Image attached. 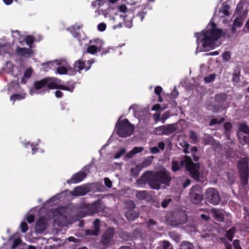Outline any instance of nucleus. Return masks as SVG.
<instances>
[{
    "instance_id": "nucleus-1",
    "label": "nucleus",
    "mask_w": 249,
    "mask_h": 249,
    "mask_svg": "<svg viewBox=\"0 0 249 249\" xmlns=\"http://www.w3.org/2000/svg\"><path fill=\"white\" fill-rule=\"evenodd\" d=\"M224 34L223 31L216 28V25L210 21L206 29L203 30L201 34L196 33V37L197 38L204 49H213L218 46L216 41L221 37Z\"/></svg>"
},
{
    "instance_id": "nucleus-2",
    "label": "nucleus",
    "mask_w": 249,
    "mask_h": 249,
    "mask_svg": "<svg viewBox=\"0 0 249 249\" xmlns=\"http://www.w3.org/2000/svg\"><path fill=\"white\" fill-rule=\"evenodd\" d=\"M183 166L185 167L194 179L202 182L206 178L207 172L205 168L200 167L197 163H194L190 158L184 157L180 163L178 161L173 160L172 168L174 171L179 170Z\"/></svg>"
},
{
    "instance_id": "nucleus-3",
    "label": "nucleus",
    "mask_w": 249,
    "mask_h": 249,
    "mask_svg": "<svg viewBox=\"0 0 249 249\" xmlns=\"http://www.w3.org/2000/svg\"><path fill=\"white\" fill-rule=\"evenodd\" d=\"M171 180L169 173L162 171L159 172L149 178V184L152 188L158 190L160 188V184L168 185Z\"/></svg>"
},
{
    "instance_id": "nucleus-4",
    "label": "nucleus",
    "mask_w": 249,
    "mask_h": 249,
    "mask_svg": "<svg viewBox=\"0 0 249 249\" xmlns=\"http://www.w3.org/2000/svg\"><path fill=\"white\" fill-rule=\"evenodd\" d=\"M116 127L117 133L121 137H128L134 131V126L129 123L127 119L118 122Z\"/></svg>"
},
{
    "instance_id": "nucleus-5",
    "label": "nucleus",
    "mask_w": 249,
    "mask_h": 249,
    "mask_svg": "<svg viewBox=\"0 0 249 249\" xmlns=\"http://www.w3.org/2000/svg\"><path fill=\"white\" fill-rule=\"evenodd\" d=\"M46 79L48 90L50 89H61L72 92L74 89V86L73 84L69 86L64 85L62 81L56 78H46Z\"/></svg>"
},
{
    "instance_id": "nucleus-6",
    "label": "nucleus",
    "mask_w": 249,
    "mask_h": 249,
    "mask_svg": "<svg viewBox=\"0 0 249 249\" xmlns=\"http://www.w3.org/2000/svg\"><path fill=\"white\" fill-rule=\"evenodd\" d=\"M239 171L241 180V183L243 186L247 185L249 177L248 163L246 158L240 160L238 162Z\"/></svg>"
},
{
    "instance_id": "nucleus-7",
    "label": "nucleus",
    "mask_w": 249,
    "mask_h": 249,
    "mask_svg": "<svg viewBox=\"0 0 249 249\" xmlns=\"http://www.w3.org/2000/svg\"><path fill=\"white\" fill-rule=\"evenodd\" d=\"M189 196L192 202L199 203L203 198L201 187L199 185L193 186L189 193Z\"/></svg>"
},
{
    "instance_id": "nucleus-8",
    "label": "nucleus",
    "mask_w": 249,
    "mask_h": 249,
    "mask_svg": "<svg viewBox=\"0 0 249 249\" xmlns=\"http://www.w3.org/2000/svg\"><path fill=\"white\" fill-rule=\"evenodd\" d=\"M205 198L209 202L213 205L218 204L220 200L218 193L213 188H210L206 190Z\"/></svg>"
},
{
    "instance_id": "nucleus-9",
    "label": "nucleus",
    "mask_w": 249,
    "mask_h": 249,
    "mask_svg": "<svg viewBox=\"0 0 249 249\" xmlns=\"http://www.w3.org/2000/svg\"><path fill=\"white\" fill-rule=\"evenodd\" d=\"M48 64L53 65L56 64L60 65L56 69V73L59 74H66L69 70L71 69L70 66L65 59L55 60L53 62H48Z\"/></svg>"
},
{
    "instance_id": "nucleus-10",
    "label": "nucleus",
    "mask_w": 249,
    "mask_h": 249,
    "mask_svg": "<svg viewBox=\"0 0 249 249\" xmlns=\"http://www.w3.org/2000/svg\"><path fill=\"white\" fill-rule=\"evenodd\" d=\"M47 82L46 78L35 82L34 83L35 89L31 90V94L44 93L46 91L48 90Z\"/></svg>"
},
{
    "instance_id": "nucleus-11",
    "label": "nucleus",
    "mask_w": 249,
    "mask_h": 249,
    "mask_svg": "<svg viewBox=\"0 0 249 249\" xmlns=\"http://www.w3.org/2000/svg\"><path fill=\"white\" fill-rule=\"evenodd\" d=\"M90 43H93L94 44L91 45L87 48V53L94 54L97 51H101L104 44V43L102 40L99 39H96L93 41H90Z\"/></svg>"
},
{
    "instance_id": "nucleus-12",
    "label": "nucleus",
    "mask_w": 249,
    "mask_h": 249,
    "mask_svg": "<svg viewBox=\"0 0 249 249\" xmlns=\"http://www.w3.org/2000/svg\"><path fill=\"white\" fill-rule=\"evenodd\" d=\"M174 131V129L171 125H162L155 128L153 130L155 134L160 135H170Z\"/></svg>"
},
{
    "instance_id": "nucleus-13",
    "label": "nucleus",
    "mask_w": 249,
    "mask_h": 249,
    "mask_svg": "<svg viewBox=\"0 0 249 249\" xmlns=\"http://www.w3.org/2000/svg\"><path fill=\"white\" fill-rule=\"evenodd\" d=\"M114 233L113 229H108L104 234L102 237V242L104 245H107L112 241Z\"/></svg>"
},
{
    "instance_id": "nucleus-14",
    "label": "nucleus",
    "mask_w": 249,
    "mask_h": 249,
    "mask_svg": "<svg viewBox=\"0 0 249 249\" xmlns=\"http://www.w3.org/2000/svg\"><path fill=\"white\" fill-rule=\"evenodd\" d=\"M87 174L84 172H79L74 175L68 183H76L83 180L86 177Z\"/></svg>"
},
{
    "instance_id": "nucleus-15",
    "label": "nucleus",
    "mask_w": 249,
    "mask_h": 249,
    "mask_svg": "<svg viewBox=\"0 0 249 249\" xmlns=\"http://www.w3.org/2000/svg\"><path fill=\"white\" fill-rule=\"evenodd\" d=\"M16 51L18 55L25 57H31L34 53L31 49L24 48H18Z\"/></svg>"
},
{
    "instance_id": "nucleus-16",
    "label": "nucleus",
    "mask_w": 249,
    "mask_h": 249,
    "mask_svg": "<svg viewBox=\"0 0 249 249\" xmlns=\"http://www.w3.org/2000/svg\"><path fill=\"white\" fill-rule=\"evenodd\" d=\"M212 216L218 221L222 222L223 220L224 212L221 210L215 208L212 209L210 211Z\"/></svg>"
},
{
    "instance_id": "nucleus-17",
    "label": "nucleus",
    "mask_w": 249,
    "mask_h": 249,
    "mask_svg": "<svg viewBox=\"0 0 249 249\" xmlns=\"http://www.w3.org/2000/svg\"><path fill=\"white\" fill-rule=\"evenodd\" d=\"M94 230H87L86 231V234L89 235H97L98 234L100 230V220L96 219L93 223Z\"/></svg>"
},
{
    "instance_id": "nucleus-18",
    "label": "nucleus",
    "mask_w": 249,
    "mask_h": 249,
    "mask_svg": "<svg viewBox=\"0 0 249 249\" xmlns=\"http://www.w3.org/2000/svg\"><path fill=\"white\" fill-rule=\"evenodd\" d=\"M46 227V222L45 219L44 218H40L37 221L36 230L38 232H41L44 231Z\"/></svg>"
},
{
    "instance_id": "nucleus-19",
    "label": "nucleus",
    "mask_w": 249,
    "mask_h": 249,
    "mask_svg": "<svg viewBox=\"0 0 249 249\" xmlns=\"http://www.w3.org/2000/svg\"><path fill=\"white\" fill-rule=\"evenodd\" d=\"M230 6L225 3H223L220 10L219 11V14L221 17L229 16L230 15L231 13L230 11Z\"/></svg>"
},
{
    "instance_id": "nucleus-20",
    "label": "nucleus",
    "mask_w": 249,
    "mask_h": 249,
    "mask_svg": "<svg viewBox=\"0 0 249 249\" xmlns=\"http://www.w3.org/2000/svg\"><path fill=\"white\" fill-rule=\"evenodd\" d=\"M87 193L86 189L85 187L79 186L75 188L71 194L74 196H84Z\"/></svg>"
},
{
    "instance_id": "nucleus-21",
    "label": "nucleus",
    "mask_w": 249,
    "mask_h": 249,
    "mask_svg": "<svg viewBox=\"0 0 249 249\" xmlns=\"http://www.w3.org/2000/svg\"><path fill=\"white\" fill-rule=\"evenodd\" d=\"M33 71L31 68L27 69L24 73L23 76L21 79V83L25 84L29 79L31 78Z\"/></svg>"
},
{
    "instance_id": "nucleus-22",
    "label": "nucleus",
    "mask_w": 249,
    "mask_h": 249,
    "mask_svg": "<svg viewBox=\"0 0 249 249\" xmlns=\"http://www.w3.org/2000/svg\"><path fill=\"white\" fill-rule=\"evenodd\" d=\"M74 67L76 69H78L79 71L84 69L87 71L90 69V66L87 67L85 65V62L82 60H78L77 61H75L74 63Z\"/></svg>"
},
{
    "instance_id": "nucleus-23",
    "label": "nucleus",
    "mask_w": 249,
    "mask_h": 249,
    "mask_svg": "<svg viewBox=\"0 0 249 249\" xmlns=\"http://www.w3.org/2000/svg\"><path fill=\"white\" fill-rule=\"evenodd\" d=\"M65 211V209L64 208H59L58 210L55 211L54 212V215L55 216H58V219L56 218H54V221H56L57 220H62L65 219V216L63 213V212Z\"/></svg>"
},
{
    "instance_id": "nucleus-24",
    "label": "nucleus",
    "mask_w": 249,
    "mask_h": 249,
    "mask_svg": "<svg viewBox=\"0 0 249 249\" xmlns=\"http://www.w3.org/2000/svg\"><path fill=\"white\" fill-rule=\"evenodd\" d=\"M17 69V68L10 62H7L6 64L5 68L6 71L8 73H11L14 76L17 75V74H15L14 73V71Z\"/></svg>"
},
{
    "instance_id": "nucleus-25",
    "label": "nucleus",
    "mask_w": 249,
    "mask_h": 249,
    "mask_svg": "<svg viewBox=\"0 0 249 249\" xmlns=\"http://www.w3.org/2000/svg\"><path fill=\"white\" fill-rule=\"evenodd\" d=\"M143 150L142 147H135L131 151L126 154L128 158L133 157L135 154L141 152Z\"/></svg>"
},
{
    "instance_id": "nucleus-26",
    "label": "nucleus",
    "mask_w": 249,
    "mask_h": 249,
    "mask_svg": "<svg viewBox=\"0 0 249 249\" xmlns=\"http://www.w3.org/2000/svg\"><path fill=\"white\" fill-rule=\"evenodd\" d=\"M238 138L240 142L243 145H244L249 142V134L243 135L241 133H239Z\"/></svg>"
},
{
    "instance_id": "nucleus-27",
    "label": "nucleus",
    "mask_w": 249,
    "mask_h": 249,
    "mask_svg": "<svg viewBox=\"0 0 249 249\" xmlns=\"http://www.w3.org/2000/svg\"><path fill=\"white\" fill-rule=\"evenodd\" d=\"M125 216L128 220L133 221L138 217V214L132 211H128L125 213Z\"/></svg>"
},
{
    "instance_id": "nucleus-28",
    "label": "nucleus",
    "mask_w": 249,
    "mask_h": 249,
    "mask_svg": "<svg viewBox=\"0 0 249 249\" xmlns=\"http://www.w3.org/2000/svg\"><path fill=\"white\" fill-rule=\"evenodd\" d=\"M243 22V19L242 18H237L236 19H234L233 24V28H232V31L234 32V29L235 27H240Z\"/></svg>"
},
{
    "instance_id": "nucleus-29",
    "label": "nucleus",
    "mask_w": 249,
    "mask_h": 249,
    "mask_svg": "<svg viewBox=\"0 0 249 249\" xmlns=\"http://www.w3.org/2000/svg\"><path fill=\"white\" fill-rule=\"evenodd\" d=\"M180 249H194V246L191 243L187 241H183L180 245Z\"/></svg>"
},
{
    "instance_id": "nucleus-30",
    "label": "nucleus",
    "mask_w": 249,
    "mask_h": 249,
    "mask_svg": "<svg viewBox=\"0 0 249 249\" xmlns=\"http://www.w3.org/2000/svg\"><path fill=\"white\" fill-rule=\"evenodd\" d=\"M239 129L242 132H244L245 134H249V127L245 124H242L240 125Z\"/></svg>"
},
{
    "instance_id": "nucleus-31",
    "label": "nucleus",
    "mask_w": 249,
    "mask_h": 249,
    "mask_svg": "<svg viewBox=\"0 0 249 249\" xmlns=\"http://www.w3.org/2000/svg\"><path fill=\"white\" fill-rule=\"evenodd\" d=\"M26 94H14L11 96V100H14V101L16 100H21L25 98Z\"/></svg>"
},
{
    "instance_id": "nucleus-32",
    "label": "nucleus",
    "mask_w": 249,
    "mask_h": 249,
    "mask_svg": "<svg viewBox=\"0 0 249 249\" xmlns=\"http://www.w3.org/2000/svg\"><path fill=\"white\" fill-rule=\"evenodd\" d=\"M235 231V229L234 228H232V229L229 230L227 231L226 236L229 239L230 241H231L233 234H234Z\"/></svg>"
},
{
    "instance_id": "nucleus-33",
    "label": "nucleus",
    "mask_w": 249,
    "mask_h": 249,
    "mask_svg": "<svg viewBox=\"0 0 249 249\" xmlns=\"http://www.w3.org/2000/svg\"><path fill=\"white\" fill-rule=\"evenodd\" d=\"M136 197L140 199H144L146 198L147 193L146 191H140L137 192Z\"/></svg>"
},
{
    "instance_id": "nucleus-34",
    "label": "nucleus",
    "mask_w": 249,
    "mask_h": 249,
    "mask_svg": "<svg viewBox=\"0 0 249 249\" xmlns=\"http://www.w3.org/2000/svg\"><path fill=\"white\" fill-rule=\"evenodd\" d=\"M224 121V119L223 118L220 119H213L210 123L209 125L212 126L216 124H220Z\"/></svg>"
},
{
    "instance_id": "nucleus-35",
    "label": "nucleus",
    "mask_w": 249,
    "mask_h": 249,
    "mask_svg": "<svg viewBox=\"0 0 249 249\" xmlns=\"http://www.w3.org/2000/svg\"><path fill=\"white\" fill-rule=\"evenodd\" d=\"M162 249H173L172 245L167 241L164 240L162 242Z\"/></svg>"
},
{
    "instance_id": "nucleus-36",
    "label": "nucleus",
    "mask_w": 249,
    "mask_h": 249,
    "mask_svg": "<svg viewBox=\"0 0 249 249\" xmlns=\"http://www.w3.org/2000/svg\"><path fill=\"white\" fill-rule=\"evenodd\" d=\"M152 159L153 158L151 157H148L147 159H145L143 160V161L142 163V167H145L151 164Z\"/></svg>"
},
{
    "instance_id": "nucleus-37",
    "label": "nucleus",
    "mask_w": 249,
    "mask_h": 249,
    "mask_svg": "<svg viewBox=\"0 0 249 249\" xmlns=\"http://www.w3.org/2000/svg\"><path fill=\"white\" fill-rule=\"evenodd\" d=\"M215 78V74H212L209 75L208 76L205 77L204 78V81L206 83H210L213 81Z\"/></svg>"
},
{
    "instance_id": "nucleus-38",
    "label": "nucleus",
    "mask_w": 249,
    "mask_h": 249,
    "mask_svg": "<svg viewBox=\"0 0 249 249\" xmlns=\"http://www.w3.org/2000/svg\"><path fill=\"white\" fill-rule=\"evenodd\" d=\"M20 229L22 232H25L28 229L27 223L25 222H22L20 224Z\"/></svg>"
},
{
    "instance_id": "nucleus-39",
    "label": "nucleus",
    "mask_w": 249,
    "mask_h": 249,
    "mask_svg": "<svg viewBox=\"0 0 249 249\" xmlns=\"http://www.w3.org/2000/svg\"><path fill=\"white\" fill-rule=\"evenodd\" d=\"M104 3V0H96L95 1L92 3V6L95 7L98 6V7H100L103 5Z\"/></svg>"
},
{
    "instance_id": "nucleus-40",
    "label": "nucleus",
    "mask_w": 249,
    "mask_h": 249,
    "mask_svg": "<svg viewBox=\"0 0 249 249\" xmlns=\"http://www.w3.org/2000/svg\"><path fill=\"white\" fill-rule=\"evenodd\" d=\"M125 152V149L124 148L121 149L118 152H117L114 156L115 159L120 158Z\"/></svg>"
},
{
    "instance_id": "nucleus-41",
    "label": "nucleus",
    "mask_w": 249,
    "mask_h": 249,
    "mask_svg": "<svg viewBox=\"0 0 249 249\" xmlns=\"http://www.w3.org/2000/svg\"><path fill=\"white\" fill-rule=\"evenodd\" d=\"M239 73L235 72L233 74L232 81L234 83H238L239 81Z\"/></svg>"
},
{
    "instance_id": "nucleus-42",
    "label": "nucleus",
    "mask_w": 249,
    "mask_h": 249,
    "mask_svg": "<svg viewBox=\"0 0 249 249\" xmlns=\"http://www.w3.org/2000/svg\"><path fill=\"white\" fill-rule=\"evenodd\" d=\"M90 209L91 210V211L89 213V215H92L97 212V208L96 205L95 204L91 205L90 206Z\"/></svg>"
},
{
    "instance_id": "nucleus-43",
    "label": "nucleus",
    "mask_w": 249,
    "mask_h": 249,
    "mask_svg": "<svg viewBox=\"0 0 249 249\" xmlns=\"http://www.w3.org/2000/svg\"><path fill=\"white\" fill-rule=\"evenodd\" d=\"M222 57L223 60L226 61H229L231 58V53L230 52H225L222 55Z\"/></svg>"
},
{
    "instance_id": "nucleus-44",
    "label": "nucleus",
    "mask_w": 249,
    "mask_h": 249,
    "mask_svg": "<svg viewBox=\"0 0 249 249\" xmlns=\"http://www.w3.org/2000/svg\"><path fill=\"white\" fill-rule=\"evenodd\" d=\"M169 116L170 115L168 112L167 111L164 112L160 118V121L162 122V123H164L165 122V121L169 117Z\"/></svg>"
},
{
    "instance_id": "nucleus-45",
    "label": "nucleus",
    "mask_w": 249,
    "mask_h": 249,
    "mask_svg": "<svg viewBox=\"0 0 249 249\" xmlns=\"http://www.w3.org/2000/svg\"><path fill=\"white\" fill-rule=\"evenodd\" d=\"M34 41V38L31 36H28L25 38V42L28 45H31Z\"/></svg>"
},
{
    "instance_id": "nucleus-46",
    "label": "nucleus",
    "mask_w": 249,
    "mask_h": 249,
    "mask_svg": "<svg viewBox=\"0 0 249 249\" xmlns=\"http://www.w3.org/2000/svg\"><path fill=\"white\" fill-rule=\"evenodd\" d=\"M118 10L122 13H125L127 11V7L124 4H122L118 7Z\"/></svg>"
},
{
    "instance_id": "nucleus-47",
    "label": "nucleus",
    "mask_w": 249,
    "mask_h": 249,
    "mask_svg": "<svg viewBox=\"0 0 249 249\" xmlns=\"http://www.w3.org/2000/svg\"><path fill=\"white\" fill-rule=\"evenodd\" d=\"M106 24L104 23H101L98 25V29L101 32L104 31L106 29Z\"/></svg>"
},
{
    "instance_id": "nucleus-48",
    "label": "nucleus",
    "mask_w": 249,
    "mask_h": 249,
    "mask_svg": "<svg viewBox=\"0 0 249 249\" xmlns=\"http://www.w3.org/2000/svg\"><path fill=\"white\" fill-rule=\"evenodd\" d=\"M21 242V240L19 238L16 239L12 245V248L13 249H15Z\"/></svg>"
},
{
    "instance_id": "nucleus-49",
    "label": "nucleus",
    "mask_w": 249,
    "mask_h": 249,
    "mask_svg": "<svg viewBox=\"0 0 249 249\" xmlns=\"http://www.w3.org/2000/svg\"><path fill=\"white\" fill-rule=\"evenodd\" d=\"M171 201V198H168L164 200L161 203V206L163 208H166L168 204Z\"/></svg>"
},
{
    "instance_id": "nucleus-50",
    "label": "nucleus",
    "mask_w": 249,
    "mask_h": 249,
    "mask_svg": "<svg viewBox=\"0 0 249 249\" xmlns=\"http://www.w3.org/2000/svg\"><path fill=\"white\" fill-rule=\"evenodd\" d=\"M104 181H105V183L107 187H108V188H111V186H112V182L111 181V180L108 178H105Z\"/></svg>"
},
{
    "instance_id": "nucleus-51",
    "label": "nucleus",
    "mask_w": 249,
    "mask_h": 249,
    "mask_svg": "<svg viewBox=\"0 0 249 249\" xmlns=\"http://www.w3.org/2000/svg\"><path fill=\"white\" fill-rule=\"evenodd\" d=\"M233 245L234 249H242L240 246L239 241L238 240L233 241Z\"/></svg>"
},
{
    "instance_id": "nucleus-52",
    "label": "nucleus",
    "mask_w": 249,
    "mask_h": 249,
    "mask_svg": "<svg viewBox=\"0 0 249 249\" xmlns=\"http://www.w3.org/2000/svg\"><path fill=\"white\" fill-rule=\"evenodd\" d=\"M162 88L160 86H157L155 88V90H154V92L155 93L158 95H160V93L162 91Z\"/></svg>"
},
{
    "instance_id": "nucleus-53",
    "label": "nucleus",
    "mask_w": 249,
    "mask_h": 249,
    "mask_svg": "<svg viewBox=\"0 0 249 249\" xmlns=\"http://www.w3.org/2000/svg\"><path fill=\"white\" fill-rule=\"evenodd\" d=\"M126 204L128 205V208L131 209H133L135 207V204L134 202L132 201H131V200L128 201L126 202Z\"/></svg>"
},
{
    "instance_id": "nucleus-54",
    "label": "nucleus",
    "mask_w": 249,
    "mask_h": 249,
    "mask_svg": "<svg viewBox=\"0 0 249 249\" xmlns=\"http://www.w3.org/2000/svg\"><path fill=\"white\" fill-rule=\"evenodd\" d=\"M153 118L156 122H158L160 120V113H156L153 116Z\"/></svg>"
},
{
    "instance_id": "nucleus-55",
    "label": "nucleus",
    "mask_w": 249,
    "mask_h": 249,
    "mask_svg": "<svg viewBox=\"0 0 249 249\" xmlns=\"http://www.w3.org/2000/svg\"><path fill=\"white\" fill-rule=\"evenodd\" d=\"M224 128L226 131H228L231 127V124L230 123H226L224 124Z\"/></svg>"
},
{
    "instance_id": "nucleus-56",
    "label": "nucleus",
    "mask_w": 249,
    "mask_h": 249,
    "mask_svg": "<svg viewBox=\"0 0 249 249\" xmlns=\"http://www.w3.org/2000/svg\"><path fill=\"white\" fill-rule=\"evenodd\" d=\"M190 138L194 141H196L197 138L196 134L193 131L190 132Z\"/></svg>"
},
{
    "instance_id": "nucleus-57",
    "label": "nucleus",
    "mask_w": 249,
    "mask_h": 249,
    "mask_svg": "<svg viewBox=\"0 0 249 249\" xmlns=\"http://www.w3.org/2000/svg\"><path fill=\"white\" fill-rule=\"evenodd\" d=\"M82 27V25L81 24H75L71 28V29L73 31H76L79 30Z\"/></svg>"
},
{
    "instance_id": "nucleus-58",
    "label": "nucleus",
    "mask_w": 249,
    "mask_h": 249,
    "mask_svg": "<svg viewBox=\"0 0 249 249\" xmlns=\"http://www.w3.org/2000/svg\"><path fill=\"white\" fill-rule=\"evenodd\" d=\"M27 221L29 223H32L35 220V217H34V216L33 215H32V214H30L28 216H27Z\"/></svg>"
},
{
    "instance_id": "nucleus-59",
    "label": "nucleus",
    "mask_w": 249,
    "mask_h": 249,
    "mask_svg": "<svg viewBox=\"0 0 249 249\" xmlns=\"http://www.w3.org/2000/svg\"><path fill=\"white\" fill-rule=\"evenodd\" d=\"M156 224V222L152 219H150L148 222L147 223V225L148 227H151L153 225Z\"/></svg>"
},
{
    "instance_id": "nucleus-60",
    "label": "nucleus",
    "mask_w": 249,
    "mask_h": 249,
    "mask_svg": "<svg viewBox=\"0 0 249 249\" xmlns=\"http://www.w3.org/2000/svg\"><path fill=\"white\" fill-rule=\"evenodd\" d=\"M160 108H161V107L159 104H156V105H155L154 106H153V107L152 108V110H155V111H158V110H160Z\"/></svg>"
},
{
    "instance_id": "nucleus-61",
    "label": "nucleus",
    "mask_w": 249,
    "mask_h": 249,
    "mask_svg": "<svg viewBox=\"0 0 249 249\" xmlns=\"http://www.w3.org/2000/svg\"><path fill=\"white\" fill-rule=\"evenodd\" d=\"M165 147V144L163 142H160L158 144V148L163 150Z\"/></svg>"
},
{
    "instance_id": "nucleus-62",
    "label": "nucleus",
    "mask_w": 249,
    "mask_h": 249,
    "mask_svg": "<svg viewBox=\"0 0 249 249\" xmlns=\"http://www.w3.org/2000/svg\"><path fill=\"white\" fill-rule=\"evenodd\" d=\"M55 95L56 97L60 98L63 96V93L59 90H57L55 92Z\"/></svg>"
},
{
    "instance_id": "nucleus-63",
    "label": "nucleus",
    "mask_w": 249,
    "mask_h": 249,
    "mask_svg": "<svg viewBox=\"0 0 249 249\" xmlns=\"http://www.w3.org/2000/svg\"><path fill=\"white\" fill-rule=\"evenodd\" d=\"M146 13L144 11H142L141 13H139V16L140 17L141 20H142L144 17H145Z\"/></svg>"
},
{
    "instance_id": "nucleus-64",
    "label": "nucleus",
    "mask_w": 249,
    "mask_h": 249,
    "mask_svg": "<svg viewBox=\"0 0 249 249\" xmlns=\"http://www.w3.org/2000/svg\"><path fill=\"white\" fill-rule=\"evenodd\" d=\"M191 183V181L189 179H187L185 182L183 184V187L184 188L187 187L188 185H189Z\"/></svg>"
}]
</instances>
